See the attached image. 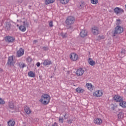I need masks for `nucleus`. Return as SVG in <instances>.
<instances>
[{
  "mask_svg": "<svg viewBox=\"0 0 126 126\" xmlns=\"http://www.w3.org/2000/svg\"><path fill=\"white\" fill-rule=\"evenodd\" d=\"M23 0H18L17 2L19 4H21V3H22V2H23Z\"/></svg>",
  "mask_w": 126,
  "mask_h": 126,
  "instance_id": "34",
  "label": "nucleus"
},
{
  "mask_svg": "<svg viewBox=\"0 0 126 126\" xmlns=\"http://www.w3.org/2000/svg\"><path fill=\"white\" fill-rule=\"evenodd\" d=\"M45 4H50V3H54L56 0H44Z\"/></svg>",
  "mask_w": 126,
  "mask_h": 126,
  "instance_id": "22",
  "label": "nucleus"
},
{
  "mask_svg": "<svg viewBox=\"0 0 126 126\" xmlns=\"http://www.w3.org/2000/svg\"><path fill=\"white\" fill-rule=\"evenodd\" d=\"M114 12L117 15H118L124 13V11L122 8L117 7L114 9Z\"/></svg>",
  "mask_w": 126,
  "mask_h": 126,
  "instance_id": "8",
  "label": "nucleus"
},
{
  "mask_svg": "<svg viewBox=\"0 0 126 126\" xmlns=\"http://www.w3.org/2000/svg\"><path fill=\"white\" fill-rule=\"evenodd\" d=\"M5 40L7 43H14L15 41V38L13 36H7L5 37Z\"/></svg>",
  "mask_w": 126,
  "mask_h": 126,
  "instance_id": "6",
  "label": "nucleus"
},
{
  "mask_svg": "<svg viewBox=\"0 0 126 126\" xmlns=\"http://www.w3.org/2000/svg\"><path fill=\"white\" fill-rule=\"evenodd\" d=\"M24 55V49L20 48V49L17 52V57L20 58Z\"/></svg>",
  "mask_w": 126,
  "mask_h": 126,
  "instance_id": "10",
  "label": "nucleus"
},
{
  "mask_svg": "<svg viewBox=\"0 0 126 126\" xmlns=\"http://www.w3.org/2000/svg\"><path fill=\"white\" fill-rule=\"evenodd\" d=\"M43 64L44 65H50V64H52V61L49 60H45L44 61Z\"/></svg>",
  "mask_w": 126,
  "mask_h": 126,
  "instance_id": "17",
  "label": "nucleus"
},
{
  "mask_svg": "<svg viewBox=\"0 0 126 126\" xmlns=\"http://www.w3.org/2000/svg\"><path fill=\"white\" fill-rule=\"evenodd\" d=\"M89 64H90V65H95V64H96V63H95V61H93V60H92V59H91V58H90L88 61Z\"/></svg>",
  "mask_w": 126,
  "mask_h": 126,
  "instance_id": "19",
  "label": "nucleus"
},
{
  "mask_svg": "<svg viewBox=\"0 0 126 126\" xmlns=\"http://www.w3.org/2000/svg\"><path fill=\"white\" fill-rule=\"evenodd\" d=\"M21 67H22V68H23L24 67H25V63H22L20 65Z\"/></svg>",
  "mask_w": 126,
  "mask_h": 126,
  "instance_id": "39",
  "label": "nucleus"
},
{
  "mask_svg": "<svg viewBox=\"0 0 126 126\" xmlns=\"http://www.w3.org/2000/svg\"><path fill=\"white\" fill-rule=\"evenodd\" d=\"M8 126H14L15 125V121L13 119L9 120L8 122Z\"/></svg>",
  "mask_w": 126,
  "mask_h": 126,
  "instance_id": "20",
  "label": "nucleus"
},
{
  "mask_svg": "<svg viewBox=\"0 0 126 126\" xmlns=\"http://www.w3.org/2000/svg\"><path fill=\"white\" fill-rule=\"evenodd\" d=\"M66 114H65L64 115V119H66L67 117H66Z\"/></svg>",
  "mask_w": 126,
  "mask_h": 126,
  "instance_id": "43",
  "label": "nucleus"
},
{
  "mask_svg": "<svg viewBox=\"0 0 126 126\" xmlns=\"http://www.w3.org/2000/svg\"><path fill=\"white\" fill-rule=\"evenodd\" d=\"M80 6L81 7V8L83 7L84 6H83V4H81L80 5Z\"/></svg>",
  "mask_w": 126,
  "mask_h": 126,
  "instance_id": "44",
  "label": "nucleus"
},
{
  "mask_svg": "<svg viewBox=\"0 0 126 126\" xmlns=\"http://www.w3.org/2000/svg\"><path fill=\"white\" fill-rule=\"evenodd\" d=\"M123 32H124V28L120 26H117L115 28L114 32L113 33V36L115 37V36H116V34H121V33H123Z\"/></svg>",
  "mask_w": 126,
  "mask_h": 126,
  "instance_id": "3",
  "label": "nucleus"
},
{
  "mask_svg": "<svg viewBox=\"0 0 126 126\" xmlns=\"http://www.w3.org/2000/svg\"><path fill=\"white\" fill-rule=\"evenodd\" d=\"M69 123H70V124H71V123H72V121H71V120H69Z\"/></svg>",
  "mask_w": 126,
  "mask_h": 126,
  "instance_id": "45",
  "label": "nucleus"
},
{
  "mask_svg": "<svg viewBox=\"0 0 126 126\" xmlns=\"http://www.w3.org/2000/svg\"><path fill=\"white\" fill-rule=\"evenodd\" d=\"M34 42L36 43V42H37V41H36V40H34Z\"/></svg>",
  "mask_w": 126,
  "mask_h": 126,
  "instance_id": "47",
  "label": "nucleus"
},
{
  "mask_svg": "<svg viewBox=\"0 0 126 126\" xmlns=\"http://www.w3.org/2000/svg\"><path fill=\"white\" fill-rule=\"evenodd\" d=\"M102 39H104V36H102Z\"/></svg>",
  "mask_w": 126,
  "mask_h": 126,
  "instance_id": "48",
  "label": "nucleus"
},
{
  "mask_svg": "<svg viewBox=\"0 0 126 126\" xmlns=\"http://www.w3.org/2000/svg\"><path fill=\"white\" fill-rule=\"evenodd\" d=\"M4 104H5V101L2 98H0V105H4Z\"/></svg>",
  "mask_w": 126,
  "mask_h": 126,
  "instance_id": "29",
  "label": "nucleus"
},
{
  "mask_svg": "<svg viewBox=\"0 0 126 126\" xmlns=\"http://www.w3.org/2000/svg\"><path fill=\"white\" fill-rule=\"evenodd\" d=\"M103 95V92L102 91H96L94 93V96L95 97H101Z\"/></svg>",
  "mask_w": 126,
  "mask_h": 126,
  "instance_id": "12",
  "label": "nucleus"
},
{
  "mask_svg": "<svg viewBox=\"0 0 126 126\" xmlns=\"http://www.w3.org/2000/svg\"><path fill=\"white\" fill-rule=\"evenodd\" d=\"M91 3L93 4H97L98 3V0H91Z\"/></svg>",
  "mask_w": 126,
  "mask_h": 126,
  "instance_id": "30",
  "label": "nucleus"
},
{
  "mask_svg": "<svg viewBox=\"0 0 126 126\" xmlns=\"http://www.w3.org/2000/svg\"><path fill=\"white\" fill-rule=\"evenodd\" d=\"M51 101V96L48 94H43L39 99V102L43 105H48Z\"/></svg>",
  "mask_w": 126,
  "mask_h": 126,
  "instance_id": "2",
  "label": "nucleus"
},
{
  "mask_svg": "<svg viewBox=\"0 0 126 126\" xmlns=\"http://www.w3.org/2000/svg\"><path fill=\"white\" fill-rule=\"evenodd\" d=\"M86 86L89 90H90V91H92L93 90V88H94V87L92 85V84L90 83H88L86 84Z\"/></svg>",
  "mask_w": 126,
  "mask_h": 126,
  "instance_id": "16",
  "label": "nucleus"
},
{
  "mask_svg": "<svg viewBox=\"0 0 126 126\" xmlns=\"http://www.w3.org/2000/svg\"><path fill=\"white\" fill-rule=\"evenodd\" d=\"M80 35L82 38H84V37H86L87 36V31L85 30V29H83L80 33Z\"/></svg>",
  "mask_w": 126,
  "mask_h": 126,
  "instance_id": "13",
  "label": "nucleus"
},
{
  "mask_svg": "<svg viewBox=\"0 0 126 126\" xmlns=\"http://www.w3.org/2000/svg\"><path fill=\"white\" fill-rule=\"evenodd\" d=\"M31 7H32V6L31 5L29 6V8H30V9H31Z\"/></svg>",
  "mask_w": 126,
  "mask_h": 126,
  "instance_id": "46",
  "label": "nucleus"
},
{
  "mask_svg": "<svg viewBox=\"0 0 126 126\" xmlns=\"http://www.w3.org/2000/svg\"><path fill=\"white\" fill-rule=\"evenodd\" d=\"M28 74L30 77H35V76H36L35 73H33V72L32 71L29 72Z\"/></svg>",
  "mask_w": 126,
  "mask_h": 126,
  "instance_id": "26",
  "label": "nucleus"
},
{
  "mask_svg": "<svg viewBox=\"0 0 126 126\" xmlns=\"http://www.w3.org/2000/svg\"><path fill=\"white\" fill-rule=\"evenodd\" d=\"M118 119H124V113L120 112L118 114Z\"/></svg>",
  "mask_w": 126,
  "mask_h": 126,
  "instance_id": "28",
  "label": "nucleus"
},
{
  "mask_svg": "<svg viewBox=\"0 0 126 126\" xmlns=\"http://www.w3.org/2000/svg\"><path fill=\"white\" fill-rule=\"evenodd\" d=\"M19 29L22 31V32H25L26 31V27H25V26H20L19 27Z\"/></svg>",
  "mask_w": 126,
  "mask_h": 126,
  "instance_id": "23",
  "label": "nucleus"
},
{
  "mask_svg": "<svg viewBox=\"0 0 126 126\" xmlns=\"http://www.w3.org/2000/svg\"><path fill=\"white\" fill-rule=\"evenodd\" d=\"M94 123L97 125H101L102 124V120L100 118L96 119L94 120Z\"/></svg>",
  "mask_w": 126,
  "mask_h": 126,
  "instance_id": "21",
  "label": "nucleus"
},
{
  "mask_svg": "<svg viewBox=\"0 0 126 126\" xmlns=\"http://www.w3.org/2000/svg\"><path fill=\"white\" fill-rule=\"evenodd\" d=\"M52 126H58V124L57 123H55Z\"/></svg>",
  "mask_w": 126,
  "mask_h": 126,
  "instance_id": "42",
  "label": "nucleus"
},
{
  "mask_svg": "<svg viewBox=\"0 0 126 126\" xmlns=\"http://www.w3.org/2000/svg\"><path fill=\"white\" fill-rule=\"evenodd\" d=\"M24 111L27 115H30V114H32V110H31V109H30V107L28 106L25 107Z\"/></svg>",
  "mask_w": 126,
  "mask_h": 126,
  "instance_id": "15",
  "label": "nucleus"
},
{
  "mask_svg": "<svg viewBox=\"0 0 126 126\" xmlns=\"http://www.w3.org/2000/svg\"><path fill=\"white\" fill-rule=\"evenodd\" d=\"M83 73H84V70L82 68L78 69L76 72V74L78 76H81L82 75H83Z\"/></svg>",
  "mask_w": 126,
  "mask_h": 126,
  "instance_id": "11",
  "label": "nucleus"
},
{
  "mask_svg": "<svg viewBox=\"0 0 126 126\" xmlns=\"http://www.w3.org/2000/svg\"><path fill=\"white\" fill-rule=\"evenodd\" d=\"M113 100L115 101V102H119L120 103L121 102H123V101H124V98L119 95H115L113 97Z\"/></svg>",
  "mask_w": 126,
  "mask_h": 126,
  "instance_id": "7",
  "label": "nucleus"
},
{
  "mask_svg": "<svg viewBox=\"0 0 126 126\" xmlns=\"http://www.w3.org/2000/svg\"><path fill=\"white\" fill-rule=\"evenodd\" d=\"M61 36H62L63 38H66L67 37V33H62Z\"/></svg>",
  "mask_w": 126,
  "mask_h": 126,
  "instance_id": "31",
  "label": "nucleus"
},
{
  "mask_svg": "<svg viewBox=\"0 0 126 126\" xmlns=\"http://www.w3.org/2000/svg\"><path fill=\"white\" fill-rule=\"evenodd\" d=\"M23 24L24 26H28V24H26V23H25V21L23 22Z\"/></svg>",
  "mask_w": 126,
  "mask_h": 126,
  "instance_id": "40",
  "label": "nucleus"
},
{
  "mask_svg": "<svg viewBox=\"0 0 126 126\" xmlns=\"http://www.w3.org/2000/svg\"><path fill=\"white\" fill-rule=\"evenodd\" d=\"M5 29L7 31H10V29H11V24L9 23L8 22H6L5 23Z\"/></svg>",
  "mask_w": 126,
  "mask_h": 126,
  "instance_id": "14",
  "label": "nucleus"
},
{
  "mask_svg": "<svg viewBox=\"0 0 126 126\" xmlns=\"http://www.w3.org/2000/svg\"><path fill=\"white\" fill-rule=\"evenodd\" d=\"M120 106L122 107L123 108H126V102L122 101L120 103Z\"/></svg>",
  "mask_w": 126,
  "mask_h": 126,
  "instance_id": "27",
  "label": "nucleus"
},
{
  "mask_svg": "<svg viewBox=\"0 0 126 126\" xmlns=\"http://www.w3.org/2000/svg\"><path fill=\"white\" fill-rule=\"evenodd\" d=\"M43 51H48V50H49V48H48V47H43Z\"/></svg>",
  "mask_w": 126,
  "mask_h": 126,
  "instance_id": "37",
  "label": "nucleus"
},
{
  "mask_svg": "<svg viewBox=\"0 0 126 126\" xmlns=\"http://www.w3.org/2000/svg\"><path fill=\"white\" fill-rule=\"evenodd\" d=\"M9 108L11 110H15L16 108L14 107V104H13V101H9Z\"/></svg>",
  "mask_w": 126,
  "mask_h": 126,
  "instance_id": "18",
  "label": "nucleus"
},
{
  "mask_svg": "<svg viewBox=\"0 0 126 126\" xmlns=\"http://www.w3.org/2000/svg\"><path fill=\"white\" fill-rule=\"evenodd\" d=\"M92 33L94 35H98L99 34V29L97 27H93L92 28Z\"/></svg>",
  "mask_w": 126,
  "mask_h": 126,
  "instance_id": "9",
  "label": "nucleus"
},
{
  "mask_svg": "<svg viewBox=\"0 0 126 126\" xmlns=\"http://www.w3.org/2000/svg\"><path fill=\"white\" fill-rule=\"evenodd\" d=\"M7 64L8 66H14V64H15V62L13 60V56L8 57Z\"/></svg>",
  "mask_w": 126,
  "mask_h": 126,
  "instance_id": "4",
  "label": "nucleus"
},
{
  "mask_svg": "<svg viewBox=\"0 0 126 126\" xmlns=\"http://www.w3.org/2000/svg\"><path fill=\"white\" fill-rule=\"evenodd\" d=\"M26 61H27V62H28L29 63H30V62H31V58H30V57H28L26 59Z\"/></svg>",
  "mask_w": 126,
  "mask_h": 126,
  "instance_id": "35",
  "label": "nucleus"
},
{
  "mask_svg": "<svg viewBox=\"0 0 126 126\" xmlns=\"http://www.w3.org/2000/svg\"><path fill=\"white\" fill-rule=\"evenodd\" d=\"M36 65H37V66H38V67H39V66H40V65H41V63H40L38 62L36 63Z\"/></svg>",
  "mask_w": 126,
  "mask_h": 126,
  "instance_id": "41",
  "label": "nucleus"
},
{
  "mask_svg": "<svg viewBox=\"0 0 126 126\" xmlns=\"http://www.w3.org/2000/svg\"><path fill=\"white\" fill-rule=\"evenodd\" d=\"M75 22V18L72 16H70L67 17L65 23L66 25L67 29H72V24H74Z\"/></svg>",
  "mask_w": 126,
  "mask_h": 126,
  "instance_id": "1",
  "label": "nucleus"
},
{
  "mask_svg": "<svg viewBox=\"0 0 126 126\" xmlns=\"http://www.w3.org/2000/svg\"><path fill=\"white\" fill-rule=\"evenodd\" d=\"M70 59L73 62H76L78 60V55L74 53H71L70 55Z\"/></svg>",
  "mask_w": 126,
  "mask_h": 126,
  "instance_id": "5",
  "label": "nucleus"
},
{
  "mask_svg": "<svg viewBox=\"0 0 126 126\" xmlns=\"http://www.w3.org/2000/svg\"><path fill=\"white\" fill-rule=\"evenodd\" d=\"M76 91L78 93H83V92H84L85 91V90H84V89L81 88H77L76 89Z\"/></svg>",
  "mask_w": 126,
  "mask_h": 126,
  "instance_id": "24",
  "label": "nucleus"
},
{
  "mask_svg": "<svg viewBox=\"0 0 126 126\" xmlns=\"http://www.w3.org/2000/svg\"><path fill=\"white\" fill-rule=\"evenodd\" d=\"M121 54H123V55H125V54H126V50L125 49H122V51H121Z\"/></svg>",
  "mask_w": 126,
  "mask_h": 126,
  "instance_id": "38",
  "label": "nucleus"
},
{
  "mask_svg": "<svg viewBox=\"0 0 126 126\" xmlns=\"http://www.w3.org/2000/svg\"><path fill=\"white\" fill-rule=\"evenodd\" d=\"M59 1L62 4H66L68 3L69 0H59Z\"/></svg>",
  "mask_w": 126,
  "mask_h": 126,
  "instance_id": "25",
  "label": "nucleus"
},
{
  "mask_svg": "<svg viewBox=\"0 0 126 126\" xmlns=\"http://www.w3.org/2000/svg\"><path fill=\"white\" fill-rule=\"evenodd\" d=\"M116 24L117 25H119L121 24V20H120V19L117 20Z\"/></svg>",
  "mask_w": 126,
  "mask_h": 126,
  "instance_id": "36",
  "label": "nucleus"
},
{
  "mask_svg": "<svg viewBox=\"0 0 126 126\" xmlns=\"http://www.w3.org/2000/svg\"><path fill=\"white\" fill-rule=\"evenodd\" d=\"M59 122L63 124V117H59Z\"/></svg>",
  "mask_w": 126,
  "mask_h": 126,
  "instance_id": "33",
  "label": "nucleus"
},
{
  "mask_svg": "<svg viewBox=\"0 0 126 126\" xmlns=\"http://www.w3.org/2000/svg\"><path fill=\"white\" fill-rule=\"evenodd\" d=\"M49 25L50 27H53L54 26V25H53L52 21H50V22H49Z\"/></svg>",
  "mask_w": 126,
  "mask_h": 126,
  "instance_id": "32",
  "label": "nucleus"
}]
</instances>
